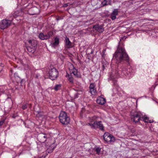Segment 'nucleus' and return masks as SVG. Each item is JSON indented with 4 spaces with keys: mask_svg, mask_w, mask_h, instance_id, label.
Masks as SVG:
<instances>
[{
    "mask_svg": "<svg viewBox=\"0 0 158 158\" xmlns=\"http://www.w3.org/2000/svg\"><path fill=\"white\" fill-rule=\"evenodd\" d=\"M113 60L116 59L118 62L125 61L129 62V58L124 49L121 47H118L115 52L113 58Z\"/></svg>",
    "mask_w": 158,
    "mask_h": 158,
    "instance_id": "f257e3e1",
    "label": "nucleus"
},
{
    "mask_svg": "<svg viewBox=\"0 0 158 158\" xmlns=\"http://www.w3.org/2000/svg\"><path fill=\"white\" fill-rule=\"evenodd\" d=\"M131 119L133 122L136 123L141 120L145 123H152L153 120H150L143 113L140 111H135L131 113Z\"/></svg>",
    "mask_w": 158,
    "mask_h": 158,
    "instance_id": "f03ea898",
    "label": "nucleus"
},
{
    "mask_svg": "<svg viewBox=\"0 0 158 158\" xmlns=\"http://www.w3.org/2000/svg\"><path fill=\"white\" fill-rule=\"evenodd\" d=\"M98 118V116H96L92 117L89 121L90 122L88 124L92 128L96 129L97 128H99L100 130L103 131L104 127L102 124V122L97 121Z\"/></svg>",
    "mask_w": 158,
    "mask_h": 158,
    "instance_id": "7ed1b4c3",
    "label": "nucleus"
},
{
    "mask_svg": "<svg viewBox=\"0 0 158 158\" xmlns=\"http://www.w3.org/2000/svg\"><path fill=\"white\" fill-rule=\"evenodd\" d=\"M60 121L63 125H67L70 122L69 118L66 112L61 111L59 116Z\"/></svg>",
    "mask_w": 158,
    "mask_h": 158,
    "instance_id": "20e7f679",
    "label": "nucleus"
},
{
    "mask_svg": "<svg viewBox=\"0 0 158 158\" xmlns=\"http://www.w3.org/2000/svg\"><path fill=\"white\" fill-rule=\"evenodd\" d=\"M9 19V20L4 19L0 22V29L4 30L11 25L13 19Z\"/></svg>",
    "mask_w": 158,
    "mask_h": 158,
    "instance_id": "39448f33",
    "label": "nucleus"
},
{
    "mask_svg": "<svg viewBox=\"0 0 158 158\" xmlns=\"http://www.w3.org/2000/svg\"><path fill=\"white\" fill-rule=\"evenodd\" d=\"M127 71H128V69L126 70L125 69H121V70H117L116 72L115 75L114 77H112L111 76V78L112 79L114 80L119 76L121 77L126 76L128 74L127 72Z\"/></svg>",
    "mask_w": 158,
    "mask_h": 158,
    "instance_id": "423d86ee",
    "label": "nucleus"
},
{
    "mask_svg": "<svg viewBox=\"0 0 158 158\" xmlns=\"http://www.w3.org/2000/svg\"><path fill=\"white\" fill-rule=\"evenodd\" d=\"M69 69L71 73L73 74L76 77L80 78L81 75L77 70L75 69L74 65L71 63L69 64Z\"/></svg>",
    "mask_w": 158,
    "mask_h": 158,
    "instance_id": "0eeeda50",
    "label": "nucleus"
},
{
    "mask_svg": "<svg viewBox=\"0 0 158 158\" xmlns=\"http://www.w3.org/2000/svg\"><path fill=\"white\" fill-rule=\"evenodd\" d=\"M49 78L52 80L56 79L58 76V73L57 70L55 68L50 69L49 72Z\"/></svg>",
    "mask_w": 158,
    "mask_h": 158,
    "instance_id": "6e6552de",
    "label": "nucleus"
},
{
    "mask_svg": "<svg viewBox=\"0 0 158 158\" xmlns=\"http://www.w3.org/2000/svg\"><path fill=\"white\" fill-rule=\"evenodd\" d=\"M103 137L104 140L107 143L114 141V138L108 132L105 133Z\"/></svg>",
    "mask_w": 158,
    "mask_h": 158,
    "instance_id": "1a4fd4ad",
    "label": "nucleus"
},
{
    "mask_svg": "<svg viewBox=\"0 0 158 158\" xmlns=\"http://www.w3.org/2000/svg\"><path fill=\"white\" fill-rule=\"evenodd\" d=\"M48 138V137L47 135L43 133L40 134L37 136L38 139L41 143L45 142Z\"/></svg>",
    "mask_w": 158,
    "mask_h": 158,
    "instance_id": "9d476101",
    "label": "nucleus"
},
{
    "mask_svg": "<svg viewBox=\"0 0 158 158\" xmlns=\"http://www.w3.org/2000/svg\"><path fill=\"white\" fill-rule=\"evenodd\" d=\"M95 85L94 83H91L89 86L90 92L93 95H95L97 93V90L95 88Z\"/></svg>",
    "mask_w": 158,
    "mask_h": 158,
    "instance_id": "9b49d317",
    "label": "nucleus"
},
{
    "mask_svg": "<svg viewBox=\"0 0 158 158\" xmlns=\"http://www.w3.org/2000/svg\"><path fill=\"white\" fill-rule=\"evenodd\" d=\"M93 28L97 31L99 33H102L104 31L103 27L101 25L98 24L94 25Z\"/></svg>",
    "mask_w": 158,
    "mask_h": 158,
    "instance_id": "f8f14e48",
    "label": "nucleus"
},
{
    "mask_svg": "<svg viewBox=\"0 0 158 158\" xmlns=\"http://www.w3.org/2000/svg\"><path fill=\"white\" fill-rule=\"evenodd\" d=\"M118 9H114L111 14L110 18L112 20H115L116 19V16L118 14Z\"/></svg>",
    "mask_w": 158,
    "mask_h": 158,
    "instance_id": "ddd939ff",
    "label": "nucleus"
},
{
    "mask_svg": "<svg viewBox=\"0 0 158 158\" xmlns=\"http://www.w3.org/2000/svg\"><path fill=\"white\" fill-rule=\"evenodd\" d=\"M96 101L98 103L102 105L104 104L106 102V99L101 97L98 98Z\"/></svg>",
    "mask_w": 158,
    "mask_h": 158,
    "instance_id": "4468645a",
    "label": "nucleus"
},
{
    "mask_svg": "<svg viewBox=\"0 0 158 158\" xmlns=\"http://www.w3.org/2000/svg\"><path fill=\"white\" fill-rule=\"evenodd\" d=\"M56 145L54 143H52L48 148L47 149L46 151V152L48 153H51L52 152L54 149L55 148L56 146Z\"/></svg>",
    "mask_w": 158,
    "mask_h": 158,
    "instance_id": "2eb2a0df",
    "label": "nucleus"
},
{
    "mask_svg": "<svg viewBox=\"0 0 158 158\" xmlns=\"http://www.w3.org/2000/svg\"><path fill=\"white\" fill-rule=\"evenodd\" d=\"M65 77L69 82L71 84L74 83V79L72 75L69 74L67 73H66Z\"/></svg>",
    "mask_w": 158,
    "mask_h": 158,
    "instance_id": "dca6fc26",
    "label": "nucleus"
},
{
    "mask_svg": "<svg viewBox=\"0 0 158 158\" xmlns=\"http://www.w3.org/2000/svg\"><path fill=\"white\" fill-rule=\"evenodd\" d=\"M29 46L36 48L37 45V41L34 40H29L28 41Z\"/></svg>",
    "mask_w": 158,
    "mask_h": 158,
    "instance_id": "f3484780",
    "label": "nucleus"
},
{
    "mask_svg": "<svg viewBox=\"0 0 158 158\" xmlns=\"http://www.w3.org/2000/svg\"><path fill=\"white\" fill-rule=\"evenodd\" d=\"M54 42L52 44V46L55 48L59 44V39L58 37H56L54 38Z\"/></svg>",
    "mask_w": 158,
    "mask_h": 158,
    "instance_id": "a211bd4d",
    "label": "nucleus"
},
{
    "mask_svg": "<svg viewBox=\"0 0 158 158\" xmlns=\"http://www.w3.org/2000/svg\"><path fill=\"white\" fill-rule=\"evenodd\" d=\"M39 38L41 40L48 39V36L46 34H44L42 33H40L38 35Z\"/></svg>",
    "mask_w": 158,
    "mask_h": 158,
    "instance_id": "6ab92c4d",
    "label": "nucleus"
},
{
    "mask_svg": "<svg viewBox=\"0 0 158 158\" xmlns=\"http://www.w3.org/2000/svg\"><path fill=\"white\" fill-rule=\"evenodd\" d=\"M65 41L66 45L68 48H69L72 47L71 43L69 38L66 37L65 38Z\"/></svg>",
    "mask_w": 158,
    "mask_h": 158,
    "instance_id": "aec40b11",
    "label": "nucleus"
},
{
    "mask_svg": "<svg viewBox=\"0 0 158 158\" xmlns=\"http://www.w3.org/2000/svg\"><path fill=\"white\" fill-rule=\"evenodd\" d=\"M19 13L18 11H15L13 13L10 14L9 16V19H11L13 18V17L16 18L17 16L19 15Z\"/></svg>",
    "mask_w": 158,
    "mask_h": 158,
    "instance_id": "412c9836",
    "label": "nucleus"
},
{
    "mask_svg": "<svg viewBox=\"0 0 158 158\" xmlns=\"http://www.w3.org/2000/svg\"><path fill=\"white\" fill-rule=\"evenodd\" d=\"M36 48H34L32 47H31V46H28L27 48V51L31 53H34L36 49Z\"/></svg>",
    "mask_w": 158,
    "mask_h": 158,
    "instance_id": "4be33fe9",
    "label": "nucleus"
},
{
    "mask_svg": "<svg viewBox=\"0 0 158 158\" xmlns=\"http://www.w3.org/2000/svg\"><path fill=\"white\" fill-rule=\"evenodd\" d=\"M61 86V84H57L55 86L54 89L55 90L57 91L60 89Z\"/></svg>",
    "mask_w": 158,
    "mask_h": 158,
    "instance_id": "5701e85b",
    "label": "nucleus"
},
{
    "mask_svg": "<svg viewBox=\"0 0 158 158\" xmlns=\"http://www.w3.org/2000/svg\"><path fill=\"white\" fill-rule=\"evenodd\" d=\"M95 19L94 18H92L87 21V23H89L90 24H93L95 22Z\"/></svg>",
    "mask_w": 158,
    "mask_h": 158,
    "instance_id": "b1692460",
    "label": "nucleus"
},
{
    "mask_svg": "<svg viewBox=\"0 0 158 158\" xmlns=\"http://www.w3.org/2000/svg\"><path fill=\"white\" fill-rule=\"evenodd\" d=\"M53 32L52 31H50L48 33V34H46L48 36V39H49L53 35Z\"/></svg>",
    "mask_w": 158,
    "mask_h": 158,
    "instance_id": "393cba45",
    "label": "nucleus"
},
{
    "mask_svg": "<svg viewBox=\"0 0 158 158\" xmlns=\"http://www.w3.org/2000/svg\"><path fill=\"white\" fill-rule=\"evenodd\" d=\"M101 149L100 148L98 147L95 149V150L97 154H99L101 151Z\"/></svg>",
    "mask_w": 158,
    "mask_h": 158,
    "instance_id": "a878e982",
    "label": "nucleus"
},
{
    "mask_svg": "<svg viewBox=\"0 0 158 158\" xmlns=\"http://www.w3.org/2000/svg\"><path fill=\"white\" fill-rule=\"evenodd\" d=\"M107 2L106 1V0H104L103 1L102 3V5L103 6H104L105 5H107Z\"/></svg>",
    "mask_w": 158,
    "mask_h": 158,
    "instance_id": "bb28decb",
    "label": "nucleus"
},
{
    "mask_svg": "<svg viewBox=\"0 0 158 158\" xmlns=\"http://www.w3.org/2000/svg\"><path fill=\"white\" fill-rule=\"evenodd\" d=\"M27 105L26 104H24L22 106V108L23 110H25L27 108Z\"/></svg>",
    "mask_w": 158,
    "mask_h": 158,
    "instance_id": "cd10ccee",
    "label": "nucleus"
},
{
    "mask_svg": "<svg viewBox=\"0 0 158 158\" xmlns=\"http://www.w3.org/2000/svg\"><path fill=\"white\" fill-rule=\"evenodd\" d=\"M4 12L3 8L2 7L0 6V14H2Z\"/></svg>",
    "mask_w": 158,
    "mask_h": 158,
    "instance_id": "c85d7f7f",
    "label": "nucleus"
},
{
    "mask_svg": "<svg viewBox=\"0 0 158 158\" xmlns=\"http://www.w3.org/2000/svg\"><path fill=\"white\" fill-rule=\"evenodd\" d=\"M40 76L39 74H36L35 76V77L36 78H38Z\"/></svg>",
    "mask_w": 158,
    "mask_h": 158,
    "instance_id": "c756f323",
    "label": "nucleus"
},
{
    "mask_svg": "<svg viewBox=\"0 0 158 158\" xmlns=\"http://www.w3.org/2000/svg\"><path fill=\"white\" fill-rule=\"evenodd\" d=\"M4 123V121H0V127L1 126H2L3 123Z\"/></svg>",
    "mask_w": 158,
    "mask_h": 158,
    "instance_id": "7c9ffc66",
    "label": "nucleus"
},
{
    "mask_svg": "<svg viewBox=\"0 0 158 158\" xmlns=\"http://www.w3.org/2000/svg\"><path fill=\"white\" fill-rule=\"evenodd\" d=\"M68 6V4H65L63 6L64 7H66Z\"/></svg>",
    "mask_w": 158,
    "mask_h": 158,
    "instance_id": "2f4dec72",
    "label": "nucleus"
},
{
    "mask_svg": "<svg viewBox=\"0 0 158 158\" xmlns=\"http://www.w3.org/2000/svg\"><path fill=\"white\" fill-rule=\"evenodd\" d=\"M38 114L40 116V117H41L42 116V113L41 112H40L38 113Z\"/></svg>",
    "mask_w": 158,
    "mask_h": 158,
    "instance_id": "473e14b6",
    "label": "nucleus"
},
{
    "mask_svg": "<svg viewBox=\"0 0 158 158\" xmlns=\"http://www.w3.org/2000/svg\"><path fill=\"white\" fill-rule=\"evenodd\" d=\"M2 67H1V66H0V71H2Z\"/></svg>",
    "mask_w": 158,
    "mask_h": 158,
    "instance_id": "72a5a7b5",
    "label": "nucleus"
}]
</instances>
